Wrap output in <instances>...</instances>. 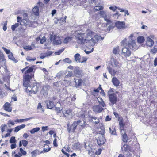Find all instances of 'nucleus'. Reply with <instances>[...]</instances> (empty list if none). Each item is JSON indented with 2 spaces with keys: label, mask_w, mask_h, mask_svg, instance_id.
<instances>
[{
  "label": "nucleus",
  "mask_w": 157,
  "mask_h": 157,
  "mask_svg": "<svg viewBox=\"0 0 157 157\" xmlns=\"http://www.w3.org/2000/svg\"><path fill=\"white\" fill-rule=\"evenodd\" d=\"M109 99L112 105H113L116 104L117 101V97L115 93L108 94Z\"/></svg>",
  "instance_id": "obj_4"
},
{
  "label": "nucleus",
  "mask_w": 157,
  "mask_h": 157,
  "mask_svg": "<svg viewBox=\"0 0 157 157\" xmlns=\"http://www.w3.org/2000/svg\"><path fill=\"white\" fill-rule=\"evenodd\" d=\"M30 83V81H23V85L24 86L27 88L26 90H27L28 88H29V87H30L31 86Z\"/></svg>",
  "instance_id": "obj_31"
},
{
  "label": "nucleus",
  "mask_w": 157,
  "mask_h": 157,
  "mask_svg": "<svg viewBox=\"0 0 157 157\" xmlns=\"http://www.w3.org/2000/svg\"><path fill=\"white\" fill-rule=\"evenodd\" d=\"M75 61L77 62L80 63L81 59V56L78 53L75 54L74 56Z\"/></svg>",
  "instance_id": "obj_29"
},
{
  "label": "nucleus",
  "mask_w": 157,
  "mask_h": 157,
  "mask_svg": "<svg viewBox=\"0 0 157 157\" xmlns=\"http://www.w3.org/2000/svg\"><path fill=\"white\" fill-rule=\"evenodd\" d=\"M105 109V108H103L102 107L99 105H94L93 107V111L96 113H101Z\"/></svg>",
  "instance_id": "obj_13"
},
{
  "label": "nucleus",
  "mask_w": 157,
  "mask_h": 157,
  "mask_svg": "<svg viewBox=\"0 0 157 157\" xmlns=\"http://www.w3.org/2000/svg\"><path fill=\"white\" fill-rule=\"evenodd\" d=\"M105 139L102 135L99 136L97 139V143L98 145L104 144L105 142Z\"/></svg>",
  "instance_id": "obj_11"
},
{
  "label": "nucleus",
  "mask_w": 157,
  "mask_h": 157,
  "mask_svg": "<svg viewBox=\"0 0 157 157\" xmlns=\"http://www.w3.org/2000/svg\"><path fill=\"white\" fill-rule=\"evenodd\" d=\"M73 73L71 71H69L68 72L67 75L66 76V77H71L73 75Z\"/></svg>",
  "instance_id": "obj_53"
},
{
  "label": "nucleus",
  "mask_w": 157,
  "mask_h": 157,
  "mask_svg": "<svg viewBox=\"0 0 157 157\" xmlns=\"http://www.w3.org/2000/svg\"><path fill=\"white\" fill-rule=\"evenodd\" d=\"M103 9V7L102 6H96L94 8V9L96 11L102 10Z\"/></svg>",
  "instance_id": "obj_36"
},
{
  "label": "nucleus",
  "mask_w": 157,
  "mask_h": 157,
  "mask_svg": "<svg viewBox=\"0 0 157 157\" xmlns=\"http://www.w3.org/2000/svg\"><path fill=\"white\" fill-rule=\"evenodd\" d=\"M63 61L65 62L70 64L72 63V61L69 58H66L63 60Z\"/></svg>",
  "instance_id": "obj_45"
},
{
  "label": "nucleus",
  "mask_w": 157,
  "mask_h": 157,
  "mask_svg": "<svg viewBox=\"0 0 157 157\" xmlns=\"http://www.w3.org/2000/svg\"><path fill=\"white\" fill-rule=\"evenodd\" d=\"M112 81L113 84L116 87L118 86L120 83L119 80L115 77H114L112 78Z\"/></svg>",
  "instance_id": "obj_21"
},
{
  "label": "nucleus",
  "mask_w": 157,
  "mask_h": 157,
  "mask_svg": "<svg viewBox=\"0 0 157 157\" xmlns=\"http://www.w3.org/2000/svg\"><path fill=\"white\" fill-rule=\"evenodd\" d=\"M99 104L101 105L102 107L105 108L106 107V105L101 98H97Z\"/></svg>",
  "instance_id": "obj_23"
},
{
  "label": "nucleus",
  "mask_w": 157,
  "mask_h": 157,
  "mask_svg": "<svg viewBox=\"0 0 157 157\" xmlns=\"http://www.w3.org/2000/svg\"><path fill=\"white\" fill-rule=\"evenodd\" d=\"M115 26L117 29H124L126 27L124 21H117L115 23Z\"/></svg>",
  "instance_id": "obj_8"
},
{
  "label": "nucleus",
  "mask_w": 157,
  "mask_h": 157,
  "mask_svg": "<svg viewBox=\"0 0 157 157\" xmlns=\"http://www.w3.org/2000/svg\"><path fill=\"white\" fill-rule=\"evenodd\" d=\"M7 21H6L4 23V25L3 27V29L4 31H5L7 30Z\"/></svg>",
  "instance_id": "obj_47"
},
{
  "label": "nucleus",
  "mask_w": 157,
  "mask_h": 157,
  "mask_svg": "<svg viewBox=\"0 0 157 157\" xmlns=\"http://www.w3.org/2000/svg\"><path fill=\"white\" fill-rule=\"evenodd\" d=\"M74 72L75 75L77 77H80L82 75V72L79 70L78 67H75Z\"/></svg>",
  "instance_id": "obj_20"
},
{
  "label": "nucleus",
  "mask_w": 157,
  "mask_h": 157,
  "mask_svg": "<svg viewBox=\"0 0 157 157\" xmlns=\"http://www.w3.org/2000/svg\"><path fill=\"white\" fill-rule=\"evenodd\" d=\"M117 8V7L115 6H111L109 7V9L113 12H115Z\"/></svg>",
  "instance_id": "obj_49"
},
{
  "label": "nucleus",
  "mask_w": 157,
  "mask_h": 157,
  "mask_svg": "<svg viewBox=\"0 0 157 157\" xmlns=\"http://www.w3.org/2000/svg\"><path fill=\"white\" fill-rule=\"evenodd\" d=\"M6 125L5 124H2L1 126V129L2 132L5 131V128Z\"/></svg>",
  "instance_id": "obj_50"
},
{
  "label": "nucleus",
  "mask_w": 157,
  "mask_h": 157,
  "mask_svg": "<svg viewBox=\"0 0 157 157\" xmlns=\"http://www.w3.org/2000/svg\"><path fill=\"white\" fill-rule=\"evenodd\" d=\"M51 40H53V44L55 45H58L60 44L61 43V40L60 38L57 37L55 35H51L50 37Z\"/></svg>",
  "instance_id": "obj_6"
},
{
  "label": "nucleus",
  "mask_w": 157,
  "mask_h": 157,
  "mask_svg": "<svg viewBox=\"0 0 157 157\" xmlns=\"http://www.w3.org/2000/svg\"><path fill=\"white\" fill-rule=\"evenodd\" d=\"M87 58L86 57H82V59L80 60V63H83L87 61Z\"/></svg>",
  "instance_id": "obj_51"
},
{
  "label": "nucleus",
  "mask_w": 157,
  "mask_h": 157,
  "mask_svg": "<svg viewBox=\"0 0 157 157\" xmlns=\"http://www.w3.org/2000/svg\"><path fill=\"white\" fill-rule=\"evenodd\" d=\"M11 106V105L10 103L6 102L4 105L3 108L5 111L8 112H11L12 110V108Z\"/></svg>",
  "instance_id": "obj_14"
},
{
  "label": "nucleus",
  "mask_w": 157,
  "mask_h": 157,
  "mask_svg": "<svg viewBox=\"0 0 157 157\" xmlns=\"http://www.w3.org/2000/svg\"><path fill=\"white\" fill-rule=\"evenodd\" d=\"M121 55L125 57H129L131 54V52L130 50H121Z\"/></svg>",
  "instance_id": "obj_17"
},
{
  "label": "nucleus",
  "mask_w": 157,
  "mask_h": 157,
  "mask_svg": "<svg viewBox=\"0 0 157 157\" xmlns=\"http://www.w3.org/2000/svg\"><path fill=\"white\" fill-rule=\"evenodd\" d=\"M120 127L121 128H123L124 126V125L123 124V121L122 120H121L119 122Z\"/></svg>",
  "instance_id": "obj_56"
},
{
  "label": "nucleus",
  "mask_w": 157,
  "mask_h": 157,
  "mask_svg": "<svg viewBox=\"0 0 157 157\" xmlns=\"http://www.w3.org/2000/svg\"><path fill=\"white\" fill-rule=\"evenodd\" d=\"M16 143L12 144L10 145L11 148V149H13L16 147Z\"/></svg>",
  "instance_id": "obj_60"
},
{
  "label": "nucleus",
  "mask_w": 157,
  "mask_h": 157,
  "mask_svg": "<svg viewBox=\"0 0 157 157\" xmlns=\"http://www.w3.org/2000/svg\"><path fill=\"white\" fill-rule=\"evenodd\" d=\"M20 151L21 153L23 155H25L27 154L26 152L25 151H24L21 148H20Z\"/></svg>",
  "instance_id": "obj_55"
},
{
  "label": "nucleus",
  "mask_w": 157,
  "mask_h": 157,
  "mask_svg": "<svg viewBox=\"0 0 157 157\" xmlns=\"http://www.w3.org/2000/svg\"><path fill=\"white\" fill-rule=\"evenodd\" d=\"M40 87L39 84L35 83L32 86L29 87L27 90H26L27 92H30L33 94H35L39 91Z\"/></svg>",
  "instance_id": "obj_3"
},
{
  "label": "nucleus",
  "mask_w": 157,
  "mask_h": 157,
  "mask_svg": "<svg viewBox=\"0 0 157 157\" xmlns=\"http://www.w3.org/2000/svg\"><path fill=\"white\" fill-rule=\"evenodd\" d=\"M111 65L116 70H119L120 69V64L114 58H112L110 60Z\"/></svg>",
  "instance_id": "obj_5"
},
{
  "label": "nucleus",
  "mask_w": 157,
  "mask_h": 157,
  "mask_svg": "<svg viewBox=\"0 0 157 157\" xmlns=\"http://www.w3.org/2000/svg\"><path fill=\"white\" fill-rule=\"evenodd\" d=\"M33 13L35 15L38 16L39 15V10L38 7L36 6H35L32 10Z\"/></svg>",
  "instance_id": "obj_26"
},
{
  "label": "nucleus",
  "mask_w": 157,
  "mask_h": 157,
  "mask_svg": "<svg viewBox=\"0 0 157 157\" xmlns=\"http://www.w3.org/2000/svg\"><path fill=\"white\" fill-rule=\"evenodd\" d=\"M35 46L34 44H32L30 46H28L25 47H24V49H32L33 48H35Z\"/></svg>",
  "instance_id": "obj_39"
},
{
  "label": "nucleus",
  "mask_w": 157,
  "mask_h": 157,
  "mask_svg": "<svg viewBox=\"0 0 157 157\" xmlns=\"http://www.w3.org/2000/svg\"><path fill=\"white\" fill-rule=\"evenodd\" d=\"M122 140L124 142H127L128 140V137L127 134L124 132V134L122 135Z\"/></svg>",
  "instance_id": "obj_33"
},
{
  "label": "nucleus",
  "mask_w": 157,
  "mask_h": 157,
  "mask_svg": "<svg viewBox=\"0 0 157 157\" xmlns=\"http://www.w3.org/2000/svg\"><path fill=\"white\" fill-rule=\"evenodd\" d=\"M37 109L38 111L40 113H43L44 112V109L43 108L40 103H38L37 107Z\"/></svg>",
  "instance_id": "obj_30"
},
{
  "label": "nucleus",
  "mask_w": 157,
  "mask_h": 157,
  "mask_svg": "<svg viewBox=\"0 0 157 157\" xmlns=\"http://www.w3.org/2000/svg\"><path fill=\"white\" fill-rule=\"evenodd\" d=\"M20 130L21 129L20 128H19V126H18L14 128V132H17Z\"/></svg>",
  "instance_id": "obj_61"
},
{
  "label": "nucleus",
  "mask_w": 157,
  "mask_h": 157,
  "mask_svg": "<svg viewBox=\"0 0 157 157\" xmlns=\"http://www.w3.org/2000/svg\"><path fill=\"white\" fill-rule=\"evenodd\" d=\"M26 59L27 61H35V60H36V58H34L32 59V58H31V57H30L28 56L27 57Z\"/></svg>",
  "instance_id": "obj_46"
},
{
  "label": "nucleus",
  "mask_w": 157,
  "mask_h": 157,
  "mask_svg": "<svg viewBox=\"0 0 157 157\" xmlns=\"http://www.w3.org/2000/svg\"><path fill=\"white\" fill-rule=\"evenodd\" d=\"M34 66L33 67H30L27 70L25 71V74H26V73H29L30 72H31L33 71L34 68Z\"/></svg>",
  "instance_id": "obj_42"
},
{
  "label": "nucleus",
  "mask_w": 157,
  "mask_h": 157,
  "mask_svg": "<svg viewBox=\"0 0 157 157\" xmlns=\"http://www.w3.org/2000/svg\"><path fill=\"white\" fill-rule=\"evenodd\" d=\"M77 123L74 121L72 124L71 126L70 127H69V124H67V129L69 132L71 131L73 132H74L77 126Z\"/></svg>",
  "instance_id": "obj_12"
},
{
  "label": "nucleus",
  "mask_w": 157,
  "mask_h": 157,
  "mask_svg": "<svg viewBox=\"0 0 157 157\" xmlns=\"http://www.w3.org/2000/svg\"><path fill=\"white\" fill-rule=\"evenodd\" d=\"M101 151L102 150L101 149H99L96 151L95 154L98 155H99L101 153Z\"/></svg>",
  "instance_id": "obj_58"
},
{
  "label": "nucleus",
  "mask_w": 157,
  "mask_h": 157,
  "mask_svg": "<svg viewBox=\"0 0 157 157\" xmlns=\"http://www.w3.org/2000/svg\"><path fill=\"white\" fill-rule=\"evenodd\" d=\"M3 53L0 51V65L2 66L6 62Z\"/></svg>",
  "instance_id": "obj_19"
},
{
  "label": "nucleus",
  "mask_w": 157,
  "mask_h": 157,
  "mask_svg": "<svg viewBox=\"0 0 157 157\" xmlns=\"http://www.w3.org/2000/svg\"><path fill=\"white\" fill-rule=\"evenodd\" d=\"M75 122L77 123V126L79 125L82 127L81 129H82V128L85 125V122L84 121L78 120L77 121H75Z\"/></svg>",
  "instance_id": "obj_25"
},
{
  "label": "nucleus",
  "mask_w": 157,
  "mask_h": 157,
  "mask_svg": "<svg viewBox=\"0 0 157 157\" xmlns=\"http://www.w3.org/2000/svg\"><path fill=\"white\" fill-rule=\"evenodd\" d=\"M144 40V37L143 36H139L137 38V41L138 43H143Z\"/></svg>",
  "instance_id": "obj_32"
},
{
  "label": "nucleus",
  "mask_w": 157,
  "mask_h": 157,
  "mask_svg": "<svg viewBox=\"0 0 157 157\" xmlns=\"http://www.w3.org/2000/svg\"><path fill=\"white\" fill-rule=\"evenodd\" d=\"M75 83V86L76 88L78 87L82 86L83 82V80L81 78L74 79Z\"/></svg>",
  "instance_id": "obj_16"
},
{
  "label": "nucleus",
  "mask_w": 157,
  "mask_h": 157,
  "mask_svg": "<svg viewBox=\"0 0 157 157\" xmlns=\"http://www.w3.org/2000/svg\"><path fill=\"white\" fill-rule=\"evenodd\" d=\"M154 42L153 40L149 37L147 38L146 44L147 46L150 47H151L154 44Z\"/></svg>",
  "instance_id": "obj_18"
},
{
  "label": "nucleus",
  "mask_w": 157,
  "mask_h": 157,
  "mask_svg": "<svg viewBox=\"0 0 157 157\" xmlns=\"http://www.w3.org/2000/svg\"><path fill=\"white\" fill-rule=\"evenodd\" d=\"M8 56L9 59L11 60L14 57L13 56L12 53H11L10 54H9L8 55Z\"/></svg>",
  "instance_id": "obj_64"
},
{
  "label": "nucleus",
  "mask_w": 157,
  "mask_h": 157,
  "mask_svg": "<svg viewBox=\"0 0 157 157\" xmlns=\"http://www.w3.org/2000/svg\"><path fill=\"white\" fill-rule=\"evenodd\" d=\"M91 118L90 121L95 124H98L100 122L99 119L95 117H92Z\"/></svg>",
  "instance_id": "obj_27"
},
{
  "label": "nucleus",
  "mask_w": 157,
  "mask_h": 157,
  "mask_svg": "<svg viewBox=\"0 0 157 157\" xmlns=\"http://www.w3.org/2000/svg\"><path fill=\"white\" fill-rule=\"evenodd\" d=\"M48 56L47 55L44 54V53H41L40 54V58L43 59L45 57H48Z\"/></svg>",
  "instance_id": "obj_57"
},
{
  "label": "nucleus",
  "mask_w": 157,
  "mask_h": 157,
  "mask_svg": "<svg viewBox=\"0 0 157 157\" xmlns=\"http://www.w3.org/2000/svg\"><path fill=\"white\" fill-rule=\"evenodd\" d=\"M55 109L57 111V113L59 114V113L61 111L62 109L59 107H56Z\"/></svg>",
  "instance_id": "obj_62"
},
{
  "label": "nucleus",
  "mask_w": 157,
  "mask_h": 157,
  "mask_svg": "<svg viewBox=\"0 0 157 157\" xmlns=\"http://www.w3.org/2000/svg\"><path fill=\"white\" fill-rule=\"evenodd\" d=\"M40 129V128L39 127H36V128H34L32 129L30 131V132L32 134H33L37 132Z\"/></svg>",
  "instance_id": "obj_35"
},
{
  "label": "nucleus",
  "mask_w": 157,
  "mask_h": 157,
  "mask_svg": "<svg viewBox=\"0 0 157 157\" xmlns=\"http://www.w3.org/2000/svg\"><path fill=\"white\" fill-rule=\"evenodd\" d=\"M17 22L18 23H20V25H21L26 26L27 24V21L25 19L22 20L21 17L18 16L17 17Z\"/></svg>",
  "instance_id": "obj_15"
},
{
  "label": "nucleus",
  "mask_w": 157,
  "mask_h": 157,
  "mask_svg": "<svg viewBox=\"0 0 157 157\" xmlns=\"http://www.w3.org/2000/svg\"><path fill=\"white\" fill-rule=\"evenodd\" d=\"M49 88L50 87L48 85H45L42 88L40 92L41 94L43 95L45 97L47 96L48 94V91Z\"/></svg>",
  "instance_id": "obj_9"
},
{
  "label": "nucleus",
  "mask_w": 157,
  "mask_h": 157,
  "mask_svg": "<svg viewBox=\"0 0 157 157\" xmlns=\"http://www.w3.org/2000/svg\"><path fill=\"white\" fill-rule=\"evenodd\" d=\"M85 34L79 33L76 37L79 44H83L86 42L87 45L89 47H93L99 40H102L104 38L99 36L96 33L89 31L87 33L86 38H85Z\"/></svg>",
  "instance_id": "obj_1"
},
{
  "label": "nucleus",
  "mask_w": 157,
  "mask_h": 157,
  "mask_svg": "<svg viewBox=\"0 0 157 157\" xmlns=\"http://www.w3.org/2000/svg\"><path fill=\"white\" fill-rule=\"evenodd\" d=\"M110 133L112 135H117L116 131L114 128H109Z\"/></svg>",
  "instance_id": "obj_34"
},
{
  "label": "nucleus",
  "mask_w": 157,
  "mask_h": 157,
  "mask_svg": "<svg viewBox=\"0 0 157 157\" xmlns=\"http://www.w3.org/2000/svg\"><path fill=\"white\" fill-rule=\"evenodd\" d=\"M64 50H60L59 51L56 52L55 53V54L56 55H59L61 52H63Z\"/></svg>",
  "instance_id": "obj_63"
},
{
  "label": "nucleus",
  "mask_w": 157,
  "mask_h": 157,
  "mask_svg": "<svg viewBox=\"0 0 157 157\" xmlns=\"http://www.w3.org/2000/svg\"><path fill=\"white\" fill-rule=\"evenodd\" d=\"M52 53L51 51H47L46 53H44V54L47 55L48 56H50Z\"/></svg>",
  "instance_id": "obj_59"
},
{
  "label": "nucleus",
  "mask_w": 157,
  "mask_h": 157,
  "mask_svg": "<svg viewBox=\"0 0 157 157\" xmlns=\"http://www.w3.org/2000/svg\"><path fill=\"white\" fill-rule=\"evenodd\" d=\"M121 46L123 47L122 49H132L136 46L135 40L132 39L128 43L127 41V39L124 38L121 42Z\"/></svg>",
  "instance_id": "obj_2"
},
{
  "label": "nucleus",
  "mask_w": 157,
  "mask_h": 157,
  "mask_svg": "<svg viewBox=\"0 0 157 157\" xmlns=\"http://www.w3.org/2000/svg\"><path fill=\"white\" fill-rule=\"evenodd\" d=\"M31 78V76L29 75H26L24 77V81H30V79Z\"/></svg>",
  "instance_id": "obj_40"
},
{
  "label": "nucleus",
  "mask_w": 157,
  "mask_h": 157,
  "mask_svg": "<svg viewBox=\"0 0 157 157\" xmlns=\"http://www.w3.org/2000/svg\"><path fill=\"white\" fill-rule=\"evenodd\" d=\"M46 41V38L45 36H44L41 39L40 41V43L43 44L44 42H45Z\"/></svg>",
  "instance_id": "obj_52"
},
{
  "label": "nucleus",
  "mask_w": 157,
  "mask_h": 157,
  "mask_svg": "<svg viewBox=\"0 0 157 157\" xmlns=\"http://www.w3.org/2000/svg\"><path fill=\"white\" fill-rule=\"evenodd\" d=\"M20 25L19 23H15L11 26V28L12 31H14L15 30V29L18 27Z\"/></svg>",
  "instance_id": "obj_41"
},
{
  "label": "nucleus",
  "mask_w": 157,
  "mask_h": 157,
  "mask_svg": "<svg viewBox=\"0 0 157 157\" xmlns=\"http://www.w3.org/2000/svg\"><path fill=\"white\" fill-rule=\"evenodd\" d=\"M64 117L67 119H70L72 117V113L71 110L69 109L65 111V112H63Z\"/></svg>",
  "instance_id": "obj_10"
},
{
  "label": "nucleus",
  "mask_w": 157,
  "mask_h": 157,
  "mask_svg": "<svg viewBox=\"0 0 157 157\" xmlns=\"http://www.w3.org/2000/svg\"><path fill=\"white\" fill-rule=\"evenodd\" d=\"M47 108L49 109H52L55 106L54 102L52 101L49 100L46 102Z\"/></svg>",
  "instance_id": "obj_22"
},
{
  "label": "nucleus",
  "mask_w": 157,
  "mask_h": 157,
  "mask_svg": "<svg viewBox=\"0 0 157 157\" xmlns=\"http://www.w3.org/2000/svg\"><path fill=\"white\" fill-rule=\"evenodd\" d=\"M31 154L32 157H35L37 155V151H33L31 152Z\"/></svg>",
  "instance_id": "obj_54"
},
{
  "label": "nucleus",
  "mask_w": 157,
  "mask_h": 157,
  "mask_svg": "<svg viewBox=\"0 0 157 157\" xmlns=\"http://www.w3.org/2000/svg\"><path fill=\"white\" fill-rule=\"evenodd\" d=\"M17 141L15 139V137L14 136H12L9 140L10 143H16Z\"/></svg>",
  "instance_id": "obj_38"
},
{
  "label": "nucleus",
  "mask_w": 157,
  "mask_h": 157,
  "mask_svg": "<svg viewBox=\"0 0 157 157\" xmlns=\"http://www.w3.org/2000/svg\"><path fill=\"white\" fill-rule=\"evenodd\" d=\"M102 17H106L107 16L105 12L104 11H100L98 12Z\"/></svg>",
  "instance_id": "obj_37"
},
{
  "label": "nucleus",
  "mask_w": 157,
  "mask_h": 157,
  "mask_svg": "<svg viewBox=\"0 0 157 157\" xmlns=\"http://www.w3.org/2000/svg\"><path fill=\"white\" fill-rule=\"evenodd\" d=\"M107 70L109 72L112 76H114L117 72V70L113 69L112 68L110 67H107Z\"/></svg>",
  "instance_id": "obj_24"
},
{
  "label": "nucleus",
  "mask_w": 157,
  "mask_h": 157,
  "mask_svg": "<svg viewBox=\"0 0 157 157\" xmlns=\"http://www.w3.org/2000/svg\"><path fill=\"white\" fill-rule=\"evenodd\" d=\"M72 38L71 37H67L65 38L64 40V42L65 43H67L68 42L71 40Z\"/></svg>",
  "instance_id": "obj_43"
},
{
  "label": "nucleus",
  "mask_w": 157,
  "mask_h": 157,
  "mask_svg": "<svg viewBox=\"0 0 157 157\" xmlns=\"http://www.w3.org/2000/svg\"><path fill=\"white\" fill-rule=\"evenodd\" d=\"M22 142L23 146L24 147H26L28 144V141L24 140H22Z\"/></svg>",
  "instance_id": "obj_48"
},
{
  "label": "nucleus",
  "mask_w": 157,
  "mask_h": 157,
  "mask_svg": "<svg viewBox=\"0 0 157 157\" xmlns=\"http://www.w3.org/2000/svg\"><path fill=\"white\" fill-rule=\"evenodd\" d=\"M15 124L14 122L12 121L11 120H10L8 121L7 123V124L9 127H10V124L12 125H13Z\"/></svg>",
  "instance_id": "obj_44"
},
{
  "label": "nucleus",
  "mask_w": 157,
  "mask_h": 157,
  "mask_svg": "<svg viewBox=\"0 0 157 157\" xmlns=\"http://www.w3.org/2000/svg\"><path fill=\"white\" fill-rule=\"evenodd\" d=\"M123 151H124V153L125 155H127L128 156L131 155L130 152H131V148L128 145L125 144L123 147H122Z\"/></svg>",
  "instance_id": "obj_7"
},
{
  "label": "nucleus",
  "mask_w": 157,
  "mask_h": 157,
  "mask_svg": "<svg viewBox=\"0 0 157 157\" xmlns=\"http://www.w3.org/2000/svg\"><path fill=\"white\" fill-rule=\"evenodd\" d=\"M32 119V117H30L24 119H17L15 120L14 121L17 123H22L26 121Z\"/></svg>",
  "instance_id": "obj_28"
}]
</instances>
